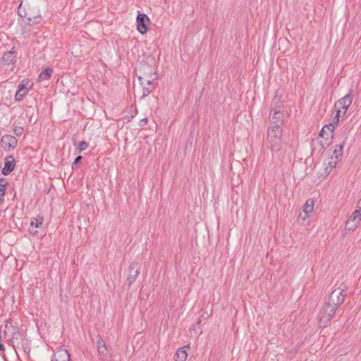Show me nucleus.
Instances as JSON below:
<instances>
[{"label":"nucleus","mask_w":361,"mask_h":361,"mask_svg":"<svg viewBox=\"0 0 361 361\" xmlns=\"http://www.w3.org/2000/svg\"><path fill=\"white\" fill-rule=\"evenodd\" d=\"M283 130L279 124L271 126L267 129L266 142L267 147L274 152H279L282 145Z\"/></svg>","instance_id":"1"},{"label":"nucleus","mask_w":361,"mask_h":361,"mask_svg":"<svg viewBox=\"0 0 361 361\" xmlns=\"http://www.w3.org/2000/svg\"><path fill=\"white\" fill-rule=\"evenodd\" d=\"M338 308L326 301L324 303L318 316L319 327H326L327 324L333 318Z\"/></svg>","instance_id":"2"},{"label":"nucleus","mask_w":361,"mask_h":361,"mask_svg":"<svg viewBox=\"0 0 361 361\" xmlns=\"http://www.w3.org/2000/svg\"><path fill=\"white\" fill-rule=\"evenodd\" d=\"M346 295L347 290L345 285L342 283L330 293L326 302L338 308L344 302Z\"/></svg>","instance_id":"3"},{"label":"nucleus","mask_w":361,"mask_h":361,"mask_svg":"<svg viewBox=\"0 0 361 361\" xmlns=\"http://www.w3.org/2000/svg\"><path fill=\"white\" fill-rule=\"evenodd\" d=\"M353 90H350V92L346 94L345 97L338 99L334 105L335 109H336V115L334 117V119L336 118V123L338 122L339 118L343 115H345L352 104L353 102Z\"/></svg>","instance_id":"4"},{"label":"nucleus","mask_w":361,"mask_h":361,"mask_svg":"<svg viewBox=\"0 0 361 361\" xmlns=\"http://www.w3.org/2000/svg\"><path fill=\"white\" fill-rule=\"evenodd\" d=\"M141 86L142 87V97L149 95L154 90V81L156 80L154 76L141 74L137 75Z\"/></svg>","instance_id":"5"},{"label":"nucleus","mask_w":361,"mask_h":361,"mask_svg":"<svg viewBox=\"0 0 361 361\" xmlns=\"http://www.w3.org/2000/svg\"><path fill=\"white\" fill-rule=\"evenodd\" d=\"M360 211L355 210L348 217L345 225V231H355L357 228L358 224L361 221V213H360Z\"/></svg>","instance_id":"6"},{"label":"nucleus","mask_w":361,"mask_h":361,"mask_svg":"<svg viewBox=\"0 0 361 361\" xmlns=\"http://www.w3.org/2000/svg\"><path fill=\"white\" fill-rule=\"evenodd\" d=\"M18 143L17 139L12 135H5L2 137L1 140V146L6 150H10L11 149H14Z\"/></svg>","instance_id":"7"},{"label":"nucleus","mask_w":361,"mask_h":361,"mask_svg":"<svg viewBox=\"0 0 361 361\" xmlns=\"http://www.w3.org/2000/svg\"><path fill=\"white\" fill-rule=\"evenodd\" d=\"M137 30L141 34H145L147 31L146 22H149V18L145 13H139L137 16Z\"/></svg>","instance_id":"8"},{"label":"nucleus","mask_w":361,"mask_h":361,"mask_svg":"<svg viewBox=\"0 0 361 361\" xmlns=\"http://www.w3.org/2000/svg\"><path fill=\"white\" fill-rule=\"evenodd\" d=\"M137 262H133V263L130 264L129 267L130 274L127 279L128 284L129 286H131L132 283H133L136 281L137 276L140 273L139 269L137 268Z\"/></svg>","instance_id":"9"},{"label":"nucleus","mask_w":361,"mask_h":361,"mask_svg":"<svg viewBox=\"0 0 361 361\" xmlns=\"http://www.w3.org/2000/svg\"><path fill=\"white\" fill-rule=\"evenodd\" d=\"M284 118L283 112L280 110L272 109L270 114L271 126L281 124L283 123Z\"/></svg>","instance_id":"10"},{"label":"nucleus","mask_w":361,"mask_h":361,"mask_svg":"<svg viewBox=\"0 0 361 361\" xmlns=\"http://www.w3.org/2000/svg\"><path fill=\"white\" fill-rule=\"evenodd\" d=\"M97 351L100 360H105L107 358L109 350L105 342L102 338H98L97 341Z\"/></svg>","instance_id":"11"},{"label":"nucleus","mask_w":361,"mask_h":361,"mask_svg":"<svg viewBox=\"0 0 361 361\" xmlns=\"http://www.w3.org/2000/svg\"><path fill=\"white\" fill-rule=\"evenodd\" d=\"M4 161V166L2 169L1 173L4 176H7L14 169L15 159L13 156H8L5 158Z\"/></svg>","instance_id":"12"},{"label":"nucleus","mask_w":361,"mask_h":361,"mask_svg":"<svg viewBox=\"0 0 361 361\" xmlns=\"http://www.w3.org/2000/svg\"><path fill=\"white\" fill-rule=\"evenodd\" d=\"M136 74L137 75L145 74L148 75L154 76L156 73L154 72V68L151 66L147 63H140V66L136 68Z\"/></svg>","instance_id":"13"},{"label":"nucleus","mask_w":361,"mask_h":361,"mask_svg":"<svg viewBox=\"0 0 361 361\" xmlns=\"http://www.w3.org/2000/svg\"><path fill=\"white\" fill-rule=\"evenodd\" d=\"M51 361H70V355L66 349L60 348L54 353Z\"/></svg>","instance_id":"14"},{"label":"nucleus","mask_w":361,"mask_h":361,"mask_svg":"<svg viewBox=\"0 0 361 361\" xmlns=\"http://www.w3.org/2000/svg\"><path fill=\"white\" fill-rule=\"evenodd\" d=\"M16 56L14 51H9L6 52L2 57L4 65L10 66L14 64L16 61Z\"/></svg>","instance_id":"15"},{"label":"nucleus","mask_w":361,"mask_h":361,"mask_svg":"<svg viewBox=\"0 0 361 361\" xmlns=\"http://www.w3.org/2000/svg\"><path fill=\"white\" fill-rule=\"evenodd\" d=\"M338 162V161L330 157L326 159L324 161V173L329 174L332 169L336 166Z\"/></svg>","instance_id":"16"},{"label":"nucleus","mask_w":361,"mask_h":361,"mask_svg":"<svg viewBox=\"0 0 361 361\" xmlns=\"http://www.w3.org/2000/svg\"><path fill=\"white\" fill-rule=\"evenodd\" d=\"M185 348H190L189 345H185L183 348H180L176 352V361H185L188 357V353Z\"/></svg>","instance_id":"17"},{"label":"nucleus","mask_w":361,"mask_h":361,"mask_svg":"<svg viewBox=\"0 0 361 361\" xmlns=\"http://www.w3.org/2000/svg\"><path fill=\"white\" fill-rule=\"evenodd\" d=\"M27 88L25 86V85L20 83L19 84L18 87V91L15 95V99L17 101H20L23 99V98L24 97V96L27 93Z\"/></svg>","instance_id":"18"},{"label":"nucleus","mask_w":361,"mask_h":361,"mask_svg":"<svg viewBox=\"0 0 361 361\" xmlns=\"http://www.w3.org/2000/svg\"><path fill=\"white\" fill-rule=\"evenodd\" d=\"M343 145H337L333 152V155L331 157L336 159L337 161H339V159L343 156Z\"/></svg>","instance_id":"19"},{"label":"nucleus","mask_w":361,"mask_h":361,"mask_svg":"<svg viewBox=\"0 0 361 361\" xmlns=\"http://www.w3.org/2000/svg\"><path fill=\"white\" fill-rule=\"evenodd\" d=\"M313 208H314V201L311 199H309L306 201V202L304 205L303 212L306 214L308 215L313 212Z\"/></svg>","instance_id":"20"},{"label":"nucleus","mask_w":361,"mask_h":361,"mask_svg":"<svg viewBox=\"0 0 361 361\" xmlns=\"http://www.w3.org/2000/svg\"><path fill=\"white\" fill-rule=\"evenodd\" d=\"M53 73V69L51 68H47L44 71H42L39 75V78L42 80H48L51 74Z\"/></svg>","instance_id":"21"},{"label":"nucleus","mask_w":361,"mask_h":361,"mask_svg":"<svg viewBox=\"0 0 361 361\" xmlns=\"http://www.w3.org/2000/svg\"><path fill=\"white\" fill-rule=\"evenodd\" d=\"M27 18V20H28V24L38 23L41 20L40 16H31L30 15H29Z\"/></svg>","instance_id":"22"},{"label":"nucleus","mask_w":361,"mask_h":361,"mask_svg":"<svg viewBox=\"0 0 361 361\" xmlns=\"http://www.w3.org/2000/svg\"><path fill=\"white\" fill-rule=\"evenodd\" d=\"M42 224V219H34L32 220L30 225L31 226H35L36 228L39 227Z\"/></svg>","instance_id":"23"},{"label":"nucleus","mask_w":361,"mask_h":361,"mask_svg":"<svg viewBox=\"0 0 361 361\" xmlns=\"http://www.w3.org/2000/svg\"><path fill=\"white\" fill-rule=\"evenodd\" d=\"M336 119H334V122L333 123H330L329 125H326L324 127L326 128V130H329L330 133H333L334 129H335V124H337V123H336Z\"/></svg>","instance_id":"24"},{"label":"nucleus","mask_w":361,"mask_h":361,"mask_svg":"<svg viewBox=\"0 0 361 361\" xmlns=\"http://www.w3.org/2000/svg\"><path fill=\"white\" fill-rule=\"evenodd\" d=\"M87 192H82L81 193V200H82L83 203L87 206L89 207V202H87Z\"/></svg>","instance_id":"25"},{"label":"nucleus","mask_w":361,"mask_h":361,"mask_svg":"<svg viewBox=\"0 0 361 361\" xmlns=\"http://www.w3.org/2000/svg\"><path fill=\"white\" fill-rule=\"evenodd\" d=\"M87 147L88 144L85 141H82L79 143L78 148L81 152L82 150H85Z\"/></svg>","instance_id":"26"},{"label":"nucleus","mask_w":361,"mask_h":361,"mask_svg":"<svg viewBox=\"0 0 361 361\" xmlns=\"http://www.w3.org/2000/svg\"><path fill=\"white\" fill-rule=\"evenodd\" d=\"M23 133V128L21 127H16L14 128V133L17 136H20Z\"/></svg>","instance_id":"27"},{"label":"nucleus","mask_w":361,"mask_h":361,"mask_svg":"<svg viewBox=\"0 0 361 361\" xmlns=\"http://www.w3.org/2000/svg\"><path fill=\"white\" fill-rule=\"evenodd\" d=\"M147 118H143L140 121V126H144L147 124Z\"/></svg>","instance_id":"28"},{"label":"nucleus","mask_w":361,"mask_h":361,"mask_svg":"<svg viewBox=\"0 0 361 361\" xmlns=\"http://www.w3.org/2000/svg\"><path fill=\"white\" fill-rule=\"evenodd\" d=\"M82 159V157L81 156H78L75 158L73 164V166L75 165V164H77L78 163L80 162V161Z\"/></svg>","instance_id":"29"},{"label":"nucleus","mask_w":361,"mask_h":361,"mask_svg":"<svg viewBox=\"0 0 361 361\" xmlns=\"http://www.w3.org/2000/svg\"><path fill=\"white\" fill-rule=\"evenodd\" d=\"M355 210H360V213H361V198L357 202V209Z\"/></svg>","instance_id":"30"},{"label":"nucleus","mask_w":361,"mask_h":361,"mask_svg":"<svg viewBox=\"0 0 361 361\" xmlns=\"http://www.w3.org/2000/svg\"><path fill=\"white\" fill-rule=\"evenodd\" d=\"M327 133V130H326L325 127H324V128L322 129V130H321L320 135H321L322 137H323V136H324V133Z\"/></svg>","instance_id":"31"},{"label":"nucleus","mask_w":361,"mask_h":361,"mask_svg":"<svg viewBox=\"0 0 361 361\" xmlns=\"http://www.w3.org/2000/svg\"><path fill=\"white\" fill-rule=\"evenodd\" d=\"M327 133V130H326L325 127H324V128L322 129V130H321L320 135H321L322 137H323V136H324V133Z\"/></svg>","instance_id":"32"}]
</instances>
